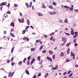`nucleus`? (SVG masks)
Returning <instances> with one entry per match:
<instances>
[{"label":"nucleus","instance_id":"nucleus-25","mask_svg":"<svg viewBox=\"0 0 78 78\" xmlns=\"http://www.w3.org/2000/svg\"><path fill=\"white\" fill-rule=\"evenodd\" d=\"M62 6H64V8H69V7H68V6L67 5L64 6L63 5H62Z\"/></svg>","mask_w":78,"mask_h":78},{"label":"nucleus","instance_id":"nucleus-51","mask_svg":"<svg viewBox=\"0 0 78 78\" xmlns=\"http://www.w3.org/2000/svg\"><path fill=\"white\" fill-rule=\"evenodd\" d=\"M54 34V32L52 33L51 34H50V36H52V35H53V34Z\"/></svg>","mask_w":78,"mask_h":78},{"label":"nucleus","instance_id":"nucleus-26","mask_svg":"<svg viewBox=\"0 0 78 78\" xmlns=\"http://www.w3.org/2000/svg\"><path fill=\"white\" fill-rule=\"evenodd\" d=\"M27 25H30V21H29V20H28V19L27 20Z\"/></svg>","mask_w":78,"mask_h":78},{"label":"nucleus","instance_id":"nucleus-23","mask_svg":"<svg viewBox=\"0 0 78 78\" xmlns=\"http://www.w3.org/2000/svg\"><path fill=\"white\" fill-rule=\"evenodd\" d=\"M21 23H23V22H24V18H22L21 19Z\"/></svg>","mask_w":78,"mask_h":78},{"label":"nucleus","instance_id":"nucleus-1","mask_svg":"<svg viewBox=\"0 0 78 78\" xmlns=\"http://www.w3.org/2000/svg\"><path fill=\"white\" fill-rule=\"evenodd\" d=\"M46 58L49 61H50V62H53V61H52V58H51L50 57H47Z\"/></svg>","mask_w":78,"mask_h":78},{"label":"nucleus","instance_id":"nucleus-29","mask_svg":"<svg viewBox=\"0 0 78 78\" xmlns=\"http://www.w3.org/2000/svg\"><path fill=\"white\" fill-rule=\"evenodd\" d=\"M10 34H11V36H12V37H15V35H14L13 34H12V33H11Z\"/></svg>","mask_w":78,"mask_h":78},{"label":"nucleus","instance_id":"nucleus-58","mask_svg":"<svg viewBox=\"0 0 78 78\" xmlns=\"http://www.w3.org/2000/svg\"><path fill=\"white\" fill-rule=\"evenodd\" d=\"M29 28V26H27L25 28V29H28Z\"/></svg>","mask_w":78,"mask_h":78},{"label":"nucleus","instance_id":"nucleus-17","mask_svg":"<svg viewBox=\"0 0 78 78\" xmlns=\"http://www.w3.org/2000/svg\"><path fill=\"white\" fill-rule=\"evenodd\" d=\"M70 60L69 58H67L66 60V62H70Z\"/></svg>","mask_w":78,"mask_h":78},{"label":"nucleus","instance_id":"nucleus-54","mask_svg":"<svg viewBox=\"0 0 78 78\" xmlns=\"http://www.w3.org/2000/svg\"><path fill=\"white\" fill-rule=\"evenodd\" d=\"M7 63H9L10 62V60H8L7 61Z\"/></svg>","mask_w":78,"mask_h":78},{"label":"nucleus","instance_id":"nucleus-35","mask_svg":"<svg viewBox=\"0 0 78 78\" xmlns=\"http://www.w3.org/2000/svg\"><path fill=\"white\" fill-rule=\"evenodd\" d=\"M42 48H43V45H41L40 48H39V50H41L42 49Z\"/></svg>","mask_w":78,"mask_h":78},{"label":"nucleus","instance_id":"nucleus-55","mask_svg":"<svg viewBox=\"0 0 78 78\" xmlns=\"http://www.w3.org/2000/svg\"><path fill=\"white\" fill-rule=\"evenodd\" d=\"M37 77V76L36 75H34L33 77V78H36V77Z\"/></svg>","mask_w":78,"mask_h":78},{"label":"nucleus","instance_id":"nucleus-8","mask_svg":"<svg viewBox=\"0 0 78 78\" xmlns=\"http://www.w3.org/2000/svg\"><path fill=\"white\" fill-rule=\"evenodd\" d=\"M34 61H35V59H34V58H33L30 64L31 65L32 64L34 63Z\"/></svg>","mask_w":78,"mask_h":78},{"label":"nucleus","instance_id":"nucleus-20","mask_svg":"<svg viewBox=\"0 0 78 78\" xmlns=\"http://www.w3.org/2000/svg\"><path fill=\"white\" fill-rule=\"evenodd\" d=\"M48 76V73H46V75H45L44 76V78H47V77Z\"/></svg>","mask_w":78,"mask_h":78},{"label":"nucleus","instance_id":"nucleus-46","mask_svg":"<svg viewBox=\"0 0 78 78\" xmlns=\"http://www.w3.org/2000/svg\"><path fill=\"white\" fill-rule=\"evenodd\" d=\"M30 58H31V56H29L27 58V59L28 60V61H29V59H30Z\"/></svg>","mask_w":78,"mask_h":78},{"label":"nucleus","instance_id":"nucleus-4","mask_svg":"<svg viewBox=\"0 0 78 78\" xmlns=\"http://www.w3.org/2000/svg\"><path fill=\"white\" fill-rule=\"evenodd\" d=\"M58 66H56L55 67H52L51 69L52 70H57V69H58Z\"/></svg>","mask_w":78,"mask_h":78},{"label":"nucleus","instance_id":"nucleus-38","mask_svg":"<svg viewBox=\"0 0 78 78\" xmlns=\"http://www.w3.org/2000/svg\"><path fill=\"white\" fill-rule=\"evenodd\" d=\"M14 49V47H13L12 49V50H11V53H12V52H13V51Z\"/></svg>","mask_w":78,"mask_h":78},{"label":"nucleus","instance_id":"nucleus-43","mask_svg":"<svg viewBox=\"0 0 78 78\" xmlns=\"http://www.w3.org/2000/svg\"><path fill=\"white\" fill-rule=\"evenodd\" d=\"M40 41L39 40H37L36 41V43H39V42H40Z\"/></svg>","mask_w":78,"mask_h":78},{"label":"nucleus","instance_id":"nucleus-47","mask_svg":"<svg viewBox=\"0 0 78 78\" xmlns=\"http://www.w3.org/2000/svg\"><path fill=\"white\" fill-rule=\"evenodd\" d=\"M30 8H31V5H32V2H30Z\"/></svg>","mask_w":78,"mask_h":78},{"label":"nucleus","instance_id":"nucleus-27","mask_svg":"<svg viewBox=\"0 0 78 78\" xmlns=\"http://www.w3.org/2000/svg\"><path fill=\"white\" fill-rule=\"evenodd\" d=\"M26 5L27 8H29L30 7V5L28 4L27 3H26Z\"/></svg>","mask_w":78,"mask_h":78},{"label":"nucleus","instance_id":"nucleus-6","mask_svg":"<svg viewBox=\"0 0 78 78\" xmlns=\"http://www.w3.org/2000/svg\"><path fill=\"white\" fill-rule=\"evenodd\" d=\"M62 41L64 42H67V39H66V38L65 37H62Z\"/></svg>","mask_w":78,"mask_h":78},{"label":"nucleus","instance_id":"nucleus-39","mask_svg":"<svg viewBox=\"0 0 78 78\" xmlns=\"http://www.w3.org/2000/svg\"><path fill=\"white\" fill-rule=\"evenodd\" d=\"M11 65H12V66H14V65H15V62H13L11 63Z\"/></svg>","mask_w":78,"mask_h":78},{"label":"nucleus","instance_id":"nucleus-45","mask_svg":"<svg viewBox=\"0 0 78 78\" xmlns=\"http://www.w3.org/2000/svg\"><path fill=\"white\" fill-rule=\"evenodd\" d=\"M70 73H71V71H69L67 72V73L68 75H69Z\"/></svg>","mask_w":78,"mask_h":78},{"label":"nucleus","instance_id":"nucleus-31","mask_svg":"<svg viewBox=\"0 0 78 78\" xmlns=\"http://www.w3.org/2000/svg\"><path fill=\"white\" fill-rule=\"evenodd\" d=\"M59 22H60V23H62V22H63V21H62V20H61V19H60L59 20Z\"/></svg>","mask_w":78,"mask_h":78},{"label":"nucleus","instance_id":"nucleus-30","mask_svg":"<svg viewBox=\"0 0 78 78\" xmlns=\"http://www.w3.org/2000/svg\"><path fill=\"white\" fill-rule=\"evenodd\" d=\"M22 61H20L19 62V65H20L22 64Z\"/></svg>","mask_w":78,"mask_h":78},{"label":"nucleus","instance_id":"nucleus-48","mask_svg":"<svg viewBox=\"0 0 78 78\" xmlns=\"http://www.w3.org/2000/svg\"><path fill=\"white\" fill-rule=\"evenodd\" d=\"M65 34H66V35H67V36H70V34L68 33H65Z\"/></svg>","mask_w":78,"mask_h":78},{"label":"nucleus","instance_id":"nucleus-61","mask_svg":"<svg viewBox=\"0 0 78 78\" xmlns=\"http://www.w3.org/2000/svg\"><path fill=\"white\" fill-rule=\"evenodd\" d=\"M7 14H9L11 13V12H10V11H8L7 12Z\"/></svg>","mask_w":78,"mask_h":78},{"label":"nucleus","instance_id":"nucleus-50","mask_svg":"<svg viewBox=\"0 0 78 78\" xmlns=\"http://www.w3.org/2000/svg\"><path fill=\"white\" fill-rule=\"evenodd\" d=\"M27 64V65H30V60H28Z\"/></svg>","mask_w":78,"mask_h":78},{"label":"nucleus","instance_id":"nucleus-56","mask_svg":"<svg viewBox=\"0 0 78 78\" xmlns=\"http://www.w3.org/2000/svg\"><path fill=\"white\" fill-rule=\"evenodd\" d=\"M65 44H66V42H64L63 43L61 44V46H63L64 45H65Z\"/></svg>","mask_w":78,"mask_h":78},{"label":"nucleus","instance_id":"nucleus-41","mask_svg":"<svg viewBox=\"0 0 78 78\" xmlns=\"http://www.w3.org/2000/svg\"><path fill=\"white\" fill-rule=\"evenodd\" d=\"M77 36H78V35H74L73 36V37L74 38H76V37H77Z\"/></svg>","mask_w":78,"mask_h":78},{"label":"nucleus","instance_id":"nucleus-12","mask_svg":"<svg viewBox=\"0 0 78 78\" xmlns=\"http://www.w3.org/2000/svg\"><path fill=\"white\" fill-rule=\"evenodd\" d=\"M11 76H12V72H10L9 73L8 77H11Z\"/></svg>","mask_w":78,"mask_h":78},{"label":"nucleus","instance_id":"nucleus-24","mask_svg":"<svg viewBox=\"0 0 78 78\" xmlns=\"http://www.w3.org/2000/svg\"><path fill=\"white\" fill-rule=\"evenodd\" d=\"M70 52V48H69L67 50V54H69Z\"/></svg>","mask_w":78,"mask_h":78},{"label":"nucleus","instance_id":"nucleus-11","mask_svg":"<svg viewBox=\"0 0 78 78\" xmlns=\"http://www.w3.org/2000/svg\"><path fill=\"white\" fill-rule=\"evenodd\" d=\"M49 53L50 55H52L53 53V51L50 50L49 51Z\"/></svg>","mask_w":78,"mask_h":78},{"label":"nucleus","instance_id":"nucleus-18","mask_svg":"<svg viewBox=\"0 0 78 78\" xmlns=\"http://www.w3.org/2000/svg\"><path fill=\"white\" fill-rule=\"evenodd\" d=\"M64 22L65 23H67L68 22V20H67V19L66 18L64 20Z\"/></svg>","mask_w":78,"mask_h":78},{"label":"nucleus","instance_id":"nucleus-57","mask_svg":"<svg viewBox=\"0 0 78 78\" xmlns=\"http://www.w3.org/2000/svg\"><path fill=\"white\" fill-rule=\"evenodd\" d=\"M53 4L54 5H56V3L55 2H53Z\"/></svg>","mask_w":78,"mask_h":78},{"label":"nucleus","instance_id":"nucleus-28","mask_svg":"<svg viewBox=\"0 0 78 78\" xmlns=\"http://www.w3.org/2000/svg\"><path fill=\"white\" fill-rule=\"evenodd\" d=\"M37 59L38 60V61H40L41 60V56H38L37 57Z\"/></svg>","mask_w":78,"mask_h":78},{"label":"nucleus","instance_id":"nucleus-13","mask_svg":"<svg viewBox=\"0 0 78 78\" xmlns=\"http://www.w3.org/2000/svg\"><path fill=\"white\" fill-rule=\"evenodd\" d=\"M42 8H44V9H45V8L46 7L45 6V4H44V3H43L42 4Z\"/></svg>","mask_w":78,"mask_h":78},{"label":"nucleus","instance_id":"nucleus-16","mask_svg":"<svg viewBox=\"0 0 78 78\" xmlns=\"http://www.w3.org/2000/svg\"><path fill=\"white\" fill-rule=\"evenodd\" d=\"M42 62H43V60H41L40 62H39V64L40 65H42Z\"/></svg>","mask_w":78,"mask_h":78},{"label":"nucleus","instance_id":"nucleus-60","mask_svg":"<svg viewBox=\"0 0 78 78\" xmlns=\"http://www.w3.org/2000/svg\"><path fill=\"white\" fill-rule=\"evenodd\" d=\"M18 20H19V22L20 23H21V20H20V18L18 19Z\"/></svg>","mask_w":78,"mask_h":78},{"label":"nucleus","instance_id":"nucleus-14","mask_svg":"<svg viewBox=\"0 0 78 78\" xmlns=\"http://www.w3.org/2000/svg\"><path fill=\"white\" fill-rule=\"evenodd\" d=\"M38 15L40 16H43V15H42V14L41 13H38Z\"/></svg>","mask_w":78,"mask_h":78},{"label":"nucleus","instance_id":"nucleus-59","mask_svg":"<svg viewBox=\"0 0 78 78\" xmlns=\"http://www.w3.org/2000/svg\"><path fill=\"white\" fill-rule=\"evenodd\" d=\"M26 39H27V37H25L24 38H23V40H24V41H26Z\"/></svg>","mask_w":78,"mask_h":78},{"label":"nucleus","instance_id":"nucleus-52","mask_svg":"<svg viewBox=\"0 0 78 78\" xmlns=\"http://www.w3.org/2000/svg\"><path fill=\"white\" fill-rule=\"evenodd\" d=\"M74 34H75V35H77L78 34V32H74Z\"/></svg>","mask_w":78,"mask_h":78},{"label":"nucleus","instance_id":"nucleus-3","mask_svg":"<svg viewBox=\"0 0 78 78\" xmlns=\"http://www.w3.org/2000/svg\"><path fill=\"white\" fill-rule=\"evenodd\" d=\"M49 12L50 15H55L56 14V12L55 11H53L52 12Z\"/></svg>","mask_w":78,"mask_h":78},{"label":"nucleus","instance_id":"nucleus-21","mask_svg":"<svg viewBox=\"0 0 78 78\" xmlns=\"http://www.w3.org/2000/svg\"><path fill=\"white\" fill-rule=\"evenodd\" d=\"M71 35H74V31H73V30L71 31Z\"/></svg>","mask_w":78,"mask_h":78},{"label":"nucleus","instance_id":"nucleus-10","mask_svg":"<svg viewBox=\"0 0 78 78\" xmlns=\"http://www.w3.org/2000/svg\"><path fill=\"white\" fill-rule=\"evenodd\" d=\"M27 75H30V73H29V71L28 70L26 69L25 71Z\"/></svg>","mask_w":78,"mask_h":78},{"label":"nucleus","instance_id":"nucleus-49","mask_svg":"<svg viewBox=\"0 0 78 78\" xmlns=\"http://www.w3.org/2000/svg\"><path fill=\"white\" fill-rule=\"evenodd\" d=\"M74 11H75V12H78V9H76L74 10Z\"/></svg>","mask_w":78,"mask_h":78},{"label":"nucleus","instance_id":"nucleus-15","mask_svg":"<svg viewBox=\"0 0 78 78\" xmlns=\"http://www.w3.org/2000/svg\"><path fill=\"white\" fill-rule=\"evenodd\" d=\"M48 8H50V9H53V8L52 6L51 5L48 6Z\"/></svg>","mask_w":78,"mask_h":78},{"label":"nucleus","instance_id":"nucleus-64","mask_svg":"<svg viewBox=\"0 0 78 78\" xmlns=\"http://www.w3.org/2000/svg\"><path fill=\"white\" fill-rule=\"evenodd\" d=\"M14 31V29H12L11 30V32H12V31Z\"/></svg>","mask_w":78,"mask_h":78},{"label":"nucleus","instance_id":"nucleus-40","mask_svg":"<svg viewBox=\"0 0 78 78\" xmlns=\"http://www.w3.org/2000/svg\"><path fill=\"white\" fill-rule=\"evenodd\" d=\"M73 75V73H71L70 75H69L68 76L69 77H70V76H72V75Z\"/></svg>","mask_w":78,"mask_h":78},{"label":"nucleus","instance_id":"nucleus-22","mask_svg":"<svg viewBox=\"0 0 78 78\" xmlns=\"http://www.w3.org/2000/svg\"><path fill=\"white\" fill-rule=\"evenodd\" d=\"M74 55H75V54L74 53H73V52H72V51H71V56H74Z\"/></svg>","mask_w":78,"mask_h":78},{"label":"nucleus","instance_id":"nucleus-62","mask_svg":"<svg viewBox=\"0 0 78 78\" xmlns=\"http://www.w3.org/2000/svg\"><path fill=\"white\" fill-rule=\"evenodd\" d=\"M4 33L5 34H6V31H4Z\"/></svg>","mask_w":78,"mask_h":78},{"label":"nucleus","instance_id":"nucleus-5","mask_svg":"<svg viewBox=\"0 0 78 78\" xmlns=\"http://www.w3.org/2000/svg\"><path fill=\"white\" fill-rule=\"evenodd\" d=\"M71 8L69 7L68 8L69 10L71 11H73V5H71Z\"/></svg>","mask_w":78,"mask_h":78},{"label":"nucleus","instance_id":"nucleus-32","mask_svg":"<svg viewBox=\"0 0 78 78\" xmlns=\"http://www.w3.org/2000/svg\"><path fill=\"white\" fill-rule=\"evenodd\" d=\"M31 51H34V50H35V48H33L31 49Z\"/></svg>","mask_w":78,"mask_h":78},{"label":"nucleus","instance_id":"nucleus-9","mask_svg":"<svg viewBox=\"0 0 78 78\" xmlns=\"http://www.w3.org/2000/svg\"><path fill=\"white\" fill-rule=\"evenodd\" d=\"M10 25L11 26H12V27H14V23H13V21L11 23Z\"/></svg>","mask_w":78,"mask_h":78},{"label":"nucleus","instance_id":"nucleus-2","mask_svg":"<svg viewBox=\"0 0 78 78\" xmlns=\"http://www.w3.org/2000/svg\"><path fill=\"white\" fill-rule=\"evenodd\" d=\"M7 4V3L6 2H3L2 3H1L0 4V6H5Z\"/></svg>","mask_w":78,"mask_h":78},{"label":"nucleus","instance_id":"nucleus-19","mask_svg":"<svg viewBox=\"0 0 78 78\" xmlns=\"http://www.w3.org/2000/svg\"><path fill=\"white\" fill-rule=\"evenodd\" d=\"M28 31V30L26 29L25 30H23L22 31V34H24L25 33V31Z\"/></svg>","mask_w":78,"mask_h":78},{"label":"nucleus","instance_id":"nucleus-34","mask_svg":"<svg viewBox=\"0 0 78 78\" xmlns=\"http://www.w3.org/2000/svg\"><path fill=\"white\" fill-rule=\"evenodd\" d=\"M26 60H27V58H25L23 60V62H24V63H25Z\"/></svg>","mask_w":78,"mask_h":78},{"label":"nucleus","instance_id":"nucleus-36","mask_svg":"<svg viewBox=\"0 0 78 78\" xmlns=\"http://www.w3.org/2000/svg\"><path fill=\"white\" fill-rule=\"evenodd\" d=\"M55 55H52V59L53 60H55Z\"/></svg>","mask_w":78,"mask_h":78},{"label":"nucleus","instance_id":"nucleus-44","mask_svg":"<svg viewBox=\"0 0 78 78\" xmlns=\"http://www.w3.org/2000/svg\"><path fill=\"white\" fill-rule=\"evenodd\" d=\"M67 74V72H65L64 73H63V75H66Z\"/></svg>","mask_w":78,"mask_h":78},{"label":"nucleus","instance_id":"nucleus-37","mask_svg":"<svg viewBox=\"0 0 78 78\" xmlns=\"http://www.w3.org/2000/svg\"><path fill=\"white\" fill-rule=\"evenodd\" d=\"M13 60H14V57H12V58L11 59V62H12L13 61Z\"/></svg>","mask_w":78,"mask_h":78},{"label":"nucleus","instance_id":"nucleus-53","mask_svg":"<svg viewBox=\"0 0 78 78\" xmlns=\"http://www.w3.org/2000/svg\"><path fill=\"white\" fill-rule=\"evenodd\" d=\"M41 73H40L37 75V76H41Z\"/></svg>","mask_w":78,"mask_h":78},{"label":"nucleus","instance_id":"nucleus-63","mask_svg":"<svg viewBox=\"0 0 78 78\" xmlns=\"http://www.w3.org/2000/svg\"><path fill=\"white\" fill-rule=\"evenodd\" d=\"M75 67H78V65L77 64H76L75 65Z\"/></svg>","mask_w":78,"mask_h":78},{"label":"nucleus","instance_id":"nucleus-33","mask_svg":"<svg viewBox=\"0 0 78 78\" xmlns=\"http://www.w3.org/2000/svg\"><path fill=\"white\" fill-rule=\"evenodd\" d=\"M42 52L43 53H45L47 52V50H43L42 51Z\"/></svg>","mask_w":78,"mask_h":78},{"label":"nucleus","instance_id":"nucleus-42","mask_svg":"<svg viewBox=\"0 0 78 78\" xmlns=\"http://www.w3.org/2000/svg\"><path fill=\"white\" fill-rule=\"evenodd\" d=\"M53 39V36H52L50 38V40L51 41H52Z\"/></svg>","mask_w":78,"mask_h":78},{"label":"nucleus","instance_id":"nucleus-7","mask_svg":"<svg viewBox=\"0 0 78 78\" xmlns=\"http://www.w3.org/2000/svg\"><path fill=\"white\" fill-rule=\"evenodd\" d=\"M64 56V53L63 52H61L60 54V57H63Z\"/></svg>","mask_w":78,"mask_h":78}]
</instances>
